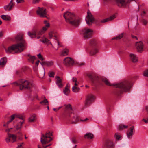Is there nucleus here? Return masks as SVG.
I'll use <instances>...</instances> for the list:
<instances>
[{"mask_svg":"<svg viewBox=\"0 0 148 148\" xmlns=\"http://www.w3.org/2000/svg\"><path fill=\"white\" fill-rule=\"evenodd\" d=\"M86 75L93 83H97L101 84L100 81H102L108 86H114L116 88H119L122 90L125 91H128L129 90V82L128 81H125L119 84H111L108 80L105 77L99 78L97 77L94 79L92 75L91 74L88 73Z\"/></svg>","mask_w":148,"mask_h":148,"instance_id":"obj_1","label":"nucleus"},{"mask_svg":"<svg viewBox=\"0 0 148 148\" xmlns=\"http://www.w3.org/2000/svg\"><path fill=\"white\" fill-rule=\"evenodd\" d=\"M17 41H20L18 43L14 44L5 49V51L7 53H15L20 52L25 49L26 47V44L23 39L22 35H18L15 37Z\"/></svg>","mask_w":148,"mask_h":148,"instance_id":"obj_2","label":"nucleus"},{"mask_svg":"<svg viewBox=\"0 0 148 148\" xmlns=\"http://www.w3.org/2000/svg\"><path fill=\"white\" fill-rule=\"evenodd\" d=\"M63 16L66 22L73 25L77 26L80 23V19L76 17L73 13L66 12L64 14Z\"/></svg>","mask_w":148,"mask_h":148,"instance_id":"obj_3","label":"nucleus"},{"mask_svg":"<svg viewBox=\"0 0 148 148\" xmlns=\"http://www.w3.org/2000/svg\"><path fill=\"white\" fill-rule=\"evenodd\" d=\"M44 23L45 25L38 32V29L37 28L34 27L31 31L28 32V34L29 36L32 38H35L37 36V35H42L45 33L47 30L48 28L50 26L49 23L46 20L44 21Z\"/></svg>","mask_w":148,"mask_h":148,"instance_id":"obj_4","label":"nucleus"},{"mask_svg":"<svg viewBox=\"0 0 148 148\" xmlns=\"http://www.w3.org/2000/svg\"><path fill=\"white\" fill-rule=\"evenodd\" d=\"M14 84L15 85L19 86L21 90L23 89H30L33 86L32 83L24 79H21L19 82H16Z\"/></svg>","mask_w":148,"mask_h":148,"instance_id":"obj_5","label":"nucleus"},{"mask_svg":"<svg viewBox=\"0 0 148 148\" xmlns=\"http://www.w3.org/2000/svg\"><path fill=\"white\" fill-rule=\"evenodd\" d=\"M18 118L19 119L22 120V121H20L16 125V130H19V129L21 128L22 125L24 122V120L23 117L20 115L14 114L11 115L10 117V119L8 121L6 124H4L3 125V126H8V124L13 120L15 118Z\"/></svg>","mask_w":148,"mask_h":148,"instance_id":"obj_6","label":"nucleus"},{"mask_svg":"<svg viewBox=\"0 0 148 148\" xmlns=\"http://www.w3.org/2000/svg\"><path fill=\"white\" fill-rule=\"evenodd\" d=\"M52 132L51 131H47L45 134H42L41 138L40 141L42 145L46 144L47 143L53 140Z\"/></svg>","mask_w":148,"mask_h":148,"instance_id":"obj_7","label":"nucleus"},{"mask_svg":"<svg viewBox=\"0 0 148 148\" xmlns=\"http://www.w3.org/2000/svg\"><path fill=\"white\" fill-rule=\"evenodd\" d=\"M10 130H6V132L7 133L12 143L17 141V138H18V140H21L22 139V134L20 132H18L16 134H11L9 133Z\"/></svg>","mask_w":148,"mask_h":148,"instance_id":"obj_8","label":"nucleus"},{"mask_svg":"<svg viewBox=\"0 0 148 148\" xmlns=\"http://www.w3.org/2000/svg\"><path fill=\"white\" fill-rule=\"evenodd\" d=\"M93 33V31L89 28H86L81 32L83 38L85 39L90 38Z\"/></svg>","mask_w":148,"mask_h":148,"instance_id":"obj_9","label":"nucleus"},{"mask_svg":"<svg viewBox=\"0 0 148 148\" xmlns=\"http://www.w3.org/2000/svg\"><path fill=\"white\" fill-rule=\"evenodd\" d=\"M112 0H103L105 2H109ZM116 4L119 7H126L130 3L129 0H114Z\"/></svg>","mask_w":148,"mask_h":148,"instance_id":"obj_10","label":"nucleus"},{"mask_svg":"<svg viewBox=\"0 0 148 148\" xmlns=\"http://www.w3.org/2000/svg\"><path fill=\"white\" fill-rule=\"evenodd\" d=\"M63 64L67 67H70L74 65L75 62L74 60L70 57H66L63 60Z\"/></svg>","mask_w":148,"mask_h":148,"instance_id":"obj_11","label":"nucleus"},{"mask_svg":"<svg viewBox=\"0 0 148 148\" xmlns=\"http://www.w3.org/2000/svg\"><path fill=\"white\" fill-rule=\"evenodd\" d=\"M38 9L36 11L37 14L41 17H46L47 12L46 9L43 7L40 8L38 7Z\"/></svg>","mask_w":148,"mask_h":148,"instance_id":"obj_12","label":"nucleus"},{"mask_svg":"<svg viewBox=\"0 0 148 148\" xmlns=\"http://www.w3.org/2000/svg\"><path fill=\"white\" fill-rule=\"evenodd\" d=\"M87 24L90 25V22H92L94 20V18L91 13L87 12V16L85 19Z\"/></svg>","mask_w":148,"mask_h":148,"instance_id":"obj_13","label":"nucleus"},{"mask_svg":"<svg viewBox=\"0 0 148 148\" xmlns=\"http://www.w3.org/2000/svg\"><path fill=\"white\" fill-rule=\"evenodd\" d=\"M113 146V144L110 140L108 139L106 140L104 145V148H111Z\"/></svg>","mask_w":148,"mask_h":148,"instance_id":"obj_14","label":"nucleus"},{"mask_svg":"<svg viewBox=\"0 0 148 148\" xmlns=\"http://www.w3.org/2000/svg\"><path fill=\"white\" fill-rule=\"evenodd\" d=\"M136 46L138 52H141L143 51V44L142 42H137L136 43Z\"/></svg>","mask_w":148,"mask_h":148,"instance_id":"obj_15","label":"nucleus"},{"mask_svg":"<svg viewBox=\"0 0 148 148\" xmlns=\"http://www.w3.org/2000/svg\"><path fill=\"white\" fill-rule=\"evenodd\" d=\"M94 99V97L92 95L88 96L85 102V105L86 106H88L91 103Z\"/></svg>","mask_w":148,"mask_h":148,"instance_id":"obj_16","label":"nucleus"},{"mask_svg":"<svg viewBox=\"0 0 148 148\" xmlns=\"http://www.w3.org/2000/svg\"><path fill=\"white\" fill-rule=\"evenodd\" d=\"M57 80L56 82V84L58 87L59 88H61L63 87V85L62 82V80L60 77L57 76L56 77Z\"/></svg>","mask_w":148,"mask_h":148,"instance_id":"obj_17","label":"nucleus"},{"mask_svg":"<svg viewBox=\"0 0 148 148\" xmlns=\"http://www.w3.org/2000/svg\"><path fill=\"white\" fill-rule=\"evenodd\" d=\"M14 5L12 4H10V3L8 5H5L4 7V8L5 11H10L12 10Z\"/></svg>","mask_w":148,"mask_h":148,"instance_id":"obj_18","label":"nucleus"},{"mask_svg":"<svg viewBox=\"0 0 148 148\" xmlns=\"http://www.w3.org/2000/svg\"><path fill=\"white\" fill-rule=\"evenodd\" d=\"M130 59L134 63H136L138 61V58L135 55L132 54H130Z\"/></svg>","mask_w":148,"mask_h":148,"instance_id":"obj_19","label":"nucleus"},{"mask_svg":"<svg viewBox=\"0 0 148 148\" xmlns=\"http://www.w3.org/2000/svg\"><path fill=\"white\" fill-rule=\"evenodd\" d=\"M116 15L115 14L113 15L108 18L104 19L102 20L101 21V22L105 23L110 21H112L116 18Z\"/></svg>","mask_w":148,"mask_h":148,"instance_id":"obj_20","label":"nucleus"},{"mask_svg":"<svg viewBox=\"0 0 148 148\" xmlns=\"http://www.w3.org/2000/svg\"><path fill=\"white\" fill-rule=\"evenodd\" d=\"M42 66H50L53 65V62L52 61H43L40 63Z\"/></svg>","mask_w":148,"mask_h":148,"instance_id":"obj_21","label":"nucleus"},{"mask_svg":"<svg viewBox=\"0 0 148 148\" xmlns=\"http://www.w3.org/2000/svg\"><path fill=\"white\" fill-rule=\"evenodd\" d=\"M79 121V118L77 116L75 115L73 116L72 120L70 121V123L73 124H75Z\"/></svg>","mask_w":148,"mask_h":148,"instance_id":"obj_22","label":"nucleus"},{"mask_svg":"<svg viewBox=\"0 0 148 148\" xmlns=\"http://www.w3.org/2000/svg\"><path fill=\"white\" fill-rule=\"evenodd\" d=\"M7 62V59L6 57H4L0 60V65L2 67L4 66Z\"/></svg>","mask_w":148,"mask_h":148,"instance_id":"obj_23","label":"nucleus"},{"mask_svg":"<svg viewBox=\"0 0 148 148\" xmlns=\"http://www.w3.org/2000/svg\"><path fill=\"white\" fill-rule=\"evenodd\" d=\"M64 106H65V110L71 114L72 113L73 110L71 105L70 104L64 105Z\"/></svg>","mask_w":148,"mask_h":148,"instance_id":"obj_24","label":"nucleus"},{"mask_svg":"<svg viewBox=\"0 0 148 148\" xmlns=\"http://www.w3.org/2000/svg\"><path fill=\"white\" fill-rule=\"evenodd\" d=\"M40 41L43 43L46 44L47 45H48L49 44H50L54 48L53 45L50 42L49 40L46 38H45L43 40H40Z\"/></svg>","mask_w":148,"mask_h":148,"instance_id":"obj_25","label":"nucleus"},{"mask_svg":"<svg viewBox=\"0 0 148 148\" xmlns=\"http://www.w3.org/2000/svg\"><path fill=\"white\" fill-rule=\"evenodd\" d=\"M93 135L90 133H86L84 136V138L88 139H91L93 138Z\"/></svg>","mask_w":148,"mask_h":148,"instance_id":"obj_26","label":"nucleus"},{"mask_svg":"<svg viewBox=\"0 0 148 148\" xmlns=\"http://www.w3.org/2000/svg\"><path fill=\"white\" fill-rule=\"evenodd\" d=\"M70 90L68 85H66L64 89L63 90V92L66 95H68L70 93Z\"/></svg>","mask_w":148,"mask_h":148,"instance_id":"obj_27","label":"nucleus"},{"mask_svg":"<svg viewBox=\"0 0 148 148\" xmlns=\"http://www.w3.org/2000/svg\"><path fill=\"white\" fill-rule=\"evenodd\" d=\"M69 52V50L66 48H65L62 50L61 54L62 56H66L68 55Z\"/></svg>","mask_w":148,"mask_h":148,"instance_id":"obj_28","label":"nucleus"},{"mask_svg":"<svg viewBox=\"0 0 148 148\" xmlns=\"http://www.w3.org/2000/svg\"><path fill=\"white\" fill-rule=\"evenodd\" d=\"M97 44V41L95 39H92L90 41L89 44L91 46L94 47L96 46Z\"/></svg>","mask_w":148,"mask_h":148,"instance_id":"obj_29","label":"nucleus"},{"mask_svg":"<svg viewBox=\"0 0 148 148\" xmlns=\"http://www.w3.org/2000/svg\"><path fill=\"white\" fill-rule=\"evenodd\" d=\"M36 119V117L35 115L34 114L31 116L29 119V121L30 122H33L35 121Z\"/></svg>","mask_w":148,"mask_h":148,"instance_id":"obj_30","label":"nucleus"},{"mask_svg":"<svg viewBox=\"0 0 148 148\" xmlns=\"http://www.w3.org/2000/svg\"><path fill=\"white\" fill-rule=\"evenodd\" d=\"M124 33H122L115 37L112 38V39H116V40H119L121 39L124 36Z\"/></svg>","mask_w":148,"mask_h":148,"instance_id":"obj_31","label":"nucleus"},{"mask_svg":"<svg viewBox=\"0 0 148 148\" xmlns=\"http://www.w3.org/2000/svg\"><path fill=\"white\" fill-rule=\"evenodd\" d=\"M1 17L2 19L6 21H9L11 19L10 17L8 15H2L1 16Z\"/></svg>","mask_w":148,"mask_h":148,"instance_id":"obj_32","label":"nucleus"},{"mask_svg":"<svg viewBox=\"0 0 148 148\" xmlns=\"http://www.w3.org/2000/svg\"><path fill=\"white\" fill-rule=\"evenodd\" d=\"M72 90L73 91L75 92H77L79 91V88L77 87V86H73L72 88Z\"/></svg>","mask_w":148,"mask_h":148,"instance_id":"obj_33","label":"nucleus"},{"mask_svg":"<svg viewBox=\"0 0 148 148\" xmlns=\"http://www.w3.org/2000/svg\"><path fill=\"white\" fill-rule=\"evenodd\" d=\"M49 35L50 39L52 38L53 36H54L56 38V36L55 35L53 31H51L49 32Z\"/></svg>","mask_w":148,"mask_h":148,"instance_id":"obj_34","label":"nucleus"},{"mask_svg":"<svg viewBox=\"0 0 148 148\" xmlns=\"http://www.w3.org/2000/svg\"><path fill=\"white\" fill-rule=\"evenodd\" d=\"M115 137L116 140H119L121 138V135L119 133H116L115 135Z\"/></svg>","mask_w":148,"mask_h":148,"instance_id":"obj_35","label":"nucleus"},{"mask_svg":"<svg viewBox=\"0 0 148 148\" xmlns=\"http://www.w3.org/2000/svg\"><path fill=\"white\" fill-rule=\"evenodd\" d=\"M127 126L125 125L122 124L120 125L119 126V130H123V129H125L127 128Z\"/></svg>","mask_w":148,"mask_h":148,"instance_id":"obj_36","label":"nucleus"},{"mask_svg":"<svg viewBox=\"0 0 148 148\" xmlns=\"http://www.w3.org/2000/svg\"><path fill=\"white\" fill-rule=\"evenodd\" d=\"M55 43L54 44L56 45L57 44L58 45V47L56 49V50H57L58 49V47H61V45L60 44L58 40L57 39H55Z\"/></svg>","mask_w":148,"mask_h":148,"instance_id":"obj_37","label":"nucleus"},{"mask_svg":"<svg viewBox=\"0 0 148 148\" xmlns=\"http://www.w3.org/2000/svg\"><path fill=\"white\" fill-rule=\"evenodd\" d=\"M34 56H31L28 59V60L29 62H32V63H34V60L35 59Z\"/></svg>","mask_w":148,"mask_h":148,"instance_id":"obj_38","label":"nucleus"},{"mask_svg":"<svg viewBox=\"0 0 148 148\" xmlns=\"http://www.w3.org/2000/svg\"><path fill=\"white\" fill-rule=\"evenodd\" d=\"M98 52V50L97 49H95L94 50H92L90 52V54L92 55H95Z\"/></svg>","mask_w":148,"mask_h":148,"instance_id":"obj_39","label":"nucleus"},{"mask_svg":"<svg viewBox=\"0 0 148 148\" xmlns=\"http://www.w3.org/2000/svg\"><path fill=\"white\" fill-rule=\"evenodd\" d=\"M72 81L74 82H75V86H77V79L75 77H73L72 78Z\"/></svg>","mask_w":148,"mask_h":148,"instance_id":"obj_40","label":"nucleus"},{"mask_svg":"<svg viewBox=\"0 0 148 148\" xmlns=\"http://www.w3.org/2000/svg\"><path fill=\"white\" fill-rule=\"evenodd\" d=\"M143 75L144 76L148 77V69L145 71L143 73Z\"/></svg>","mask_w":148,"mask_h":148,"instance_id":"obj_41","label":"nucleus"},{"mask_svg":"<svg viewBox=\"0 0 148 148\" xmlns=\"http://www.w3.org/2000/svg\"><path fill=\"white\" fill-rule=\"evenodd\" d=\"M48 101L46 99H45L42 101L40 102V103L41 104H44L45 105L46 104V103H48Z\"/></svg>","mask_w":148,"mask_h":148,"instance_id":"obj_42","label":"nucleus"},{"mask_svg":"<svg viewBox=\"0 0 148 148\" xmlns=\"http://www.w3.org/2000/svg\"><path fill=\"white\" fill-rule=\"evenodd\" d=\"M54 73L53 72H51L49 73V76L50 77H54Z\"/></svg>","mask_w":148,"mask_h":148,"instance_id":"obj_43","label":"nucleus"},{"mask_svg":"<svg viewBox=\"0 0 148 148\" xmlns=\"http://www.w3.org/2000/svg\"><path fill=\"white\" fill-rule=\"evenodd\" d=\"M37 56L38 58L42 60H44V58L42 57L40 53L38 54Z\"/></svg>","mask_w":148,"mask_h":148,"instance_id":"obj_44","label":"nucleus"},{"mask_svg":"<svg viewBox=\"0 0 148 148\" xmlns=\"http://www.w3.org/2000/svg\"><path fill=\"white\" fill-rule=\"evenodd\" d=\"M5 140L7 143H9L11 141L10 138L8 136V137L5 139Z\"/></svg>","mask_w":148,"mask_h":148,"instance_id":"obj_45","label":"nucleus"},{"mask_svg":"<svg viewBox=\"0 0 148 148\" xmlns=\"http://www.w3.org/2000/svg\"><path fill=\"white\" fill-rule=\"evenodd\" d=\"M71 141L72 143L74 144H75L76 143V139L74 138H73L71 139Z\"/></svg>","mask_w":148,"mask_h":148,"instance_id":"obj_46","label":"nucleus"},{"mask_svg":"<svg viewBox=\"0 0 148 148\" xmlns=\"http://www.w3.org/2000/svg\"><path fill=\"white\" fill-rule=\"evenodd\" d=\"M143 121L145 122V123H148V118L146 119H143Z\"/></svg>","mask_w":148,"mask_h":148,"instance_id":"obj_47","label":"nucleus"},{"mask_svg":"<svg viewBox=\"0 0 148 148\" xmlns=\"http://www.w3.org/2000/svg\"><path fill=\"white\" fill-rule=\"evenodd\" d=\"M142 23L143 24L145 25L147 23V22L146 20L143 19L142 20Z\"/></svg>","mask_w":148,"mask_h":148,"instance_id":"obj_48","label":"nucleus"},{"mask_svg":"<svg viewBox=\"0 0 148 148\" xmlns=\"http://www.w3.org/2000/svg\"><path fill=\"white\" fill-rule=\"evenodd\" d=\"M134 133V130H130V136Z\"/></svg>","mask_w":148,"mask_h":148,"instance_id":"obj_49","label":"nucleus"},{"mask_svg":"<svg viewBox=\"0 0 148 148\" xmlns=\"http://www.w3.org/2000/svg\"><path fill=\"white\" fill-rule=\"evenodd\" d=\"M16 2L18 3H21L24 2V0H16Z\"/></svg>","mask_w":148,"mask_h":148,"instance_id":"obj_50","label":"nucleus"},{"mask_svg":"<svg viewBox=\"0 0 148 148\" xmlns=\"http://www.w3.org/2000/svg\"><path fill=\"white\" fill-rule=\"evenodd\" d=\"M39 0H33V3H36L39 2Z\"/></svg>","mask_w":148,"mask_h":148,"instance_id":"obj_51","label":"nucleus"},{"mask_svg":"<svg viewBox=\"0 0 148 148\" xmlns=\"http://www.w3.org/2000/svg\"><path fill=\"white\" fill-rule=\"evenodd\" d=\"M88 120V119L87 118H86L84 119H81V121H82L84 122H86V121Z\"/></svg>","mask_w":148,"mask_h":148,"instance_id":"obj_52","label":"nucleus"},{"mask_svg":"<svg viewBox=\"0 0 148 148\" xmlns=\"http://www.w3.org/2000/svg\"><path fill=\"white\" fill-rule=\"evenodd\" d=\"M13 0H10V1L9 3H10V4H13L14 5H15L14 3L13 2Z\"/></svg>","mask_w":148,"mask_h":148,"instance_id":"obj_53","label":"nucleus"},{"mask_svg":"<svg viewBox=\"0 0 148 148\" xmlns=\"http://www.w3.org/2000/svg\"><path fill=\"white\" fill-rule=\"evenodd\" d=\"M77 64L80 66H83V65H84V63L83 62H80V63H78Z\"/></svg>","mask_w":148,"mask_h":148,"instance_id":"obj_54","label":"nucleus"},{"mask_svg":"<svg viewBox=\"0 0 148 148\" xmlns=\"http://www.w3.org/2000/svg\"><path fill=\"white\" fill-rule=\"evenodd\" d=\"M132 37L133 38H135V39H136V40L137 39V37L134 36H133V35H132Z\"/></svg>","mask_w":148,"mask_h":148,"instance_id":"obj_55","label":"nucleus"},{"mask_svg":"<svg viewBox=\"0 0 148 148\" xmlns=\"http://www.w3.org/2000/svg\"><path fill=\"white\" fill-rule=\"evenodd\" d=\"M3 35V33L2 31L0 32V37H1Z\"/></svg>","mask_w":148,"mask_h":148,"instance_id":"obj_56","label":"nucleus"},{"mask_svg":"<svg viewBox=\"0 0 148 148\" xmlns=\"http://www.w3.org/2000/svg\"><path fill=\"white\" fill-rule=\"evenodd\" d=\"M39 62H40V61L39 60H38V61L36 62V64L37 66H38V65Z\"/></svg>","mask_w":148,"mask_h":148,"instance_id":"obj_57","label":"nucleus"},{"mask_svg":"<svg viewBox=\"0 0 148 148\" xmlns=\"http://www.w3.org/2000/svg\"><path fill=\"white\" fill-rule=\"evenodd\" d=\"M146 110L148 114V106H147L146 108Z\"/></svg>","mask_w":148,"mask_h":148,"instance_id":"obj_58","label":"nucleus"},{"mask_svg":"<svg viewBox=\"0 0 148 148\" xmlns=\"http://www.w3.org/2000/svg\"><path fill=\"white\" fill-rule=\"evenodd\" d=\"M51 144H49L47 145L45 147V148H47V147L51 146Z\"/></svg>","mask_w":148,"mask_h":148,"instance_id":"obj_59","label":"nucleus"},{"mask_svg":"<svg viewBox=\"0 0 148 148\" xmlns=\"http://www.w3.org/2000/svg\"><path fill=\"white\" fill-rule=\"evenodd\" d=\"M134 127L133 126H132L131 128L130 127V130H134Z\"/></svg>","mask_w":148,"mask_h":148,"instance_id":"obj_60","label":"nucleus"},{"mask_svg":"<svg viewBox=\"0 0 148 148\" xmlns=\"http://www.w3.org/2000/svg\"><path fill=\"white\" fill-rule=\"evenodd\" d=\"M53 109L54 111H55L56 112H57L58 110H57V108H53Z\"/></svg>","mask_w":148,"mask_h":148,"instance_id":"obj_61","label":"nucleus"},{"mask_svg":"<svg viewBox=\"0 0 148 148\" xmlns=\"http://www.w3.org/2000/svg\"><path fill=\"white\" fill-rule=\"evenodd\" d=\"M22 145L21 143L20 144H19L18 145V146L19 147H22Z\"/></svg>","mask_w":148,"mask_h":148,"instance_id":"obj_62","label":"nucleus"},{"mask_svg":"<svg viewBox=\"0 0 148 148\" xmlns=\"http://www.w3.org/2000/svg\"><path fill=\"white\" fill-rule=\"evenodd\" d=\"M40 38V36H37V39H39Z\"/></svg>","mask_w":148,"mask_h":148,"instance_id":"obj_63","label":"nucleus"},{"mask_svg":"<svg viewBox=\"0 0 148 148\" xmlns=\"http://www.w3.org/2000/svg\"><path fill=\"white\" fill-rule=\"evenodd\" d=\"M17 148H23L22 147H19L18 146V147H17Z\"/></svg>","mask_w":148,"mask_h":148,"instance_id":"obj_64","label":"nucleus"}]
</instances>
